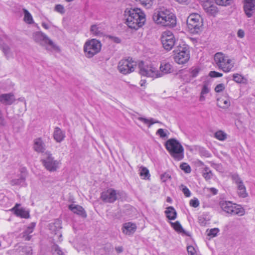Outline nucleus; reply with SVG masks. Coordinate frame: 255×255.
Returning a JSON list of instances; mask_svg holds the SVG:
<instances>
[{
	"instance_id": "nucleus-1",
	"label": "nucleus",
	"mask_w": 255,
	"mask_h": 255,
	"mask_svg": "<svg viewBox=\"0 0 255 255\" xmlns=\"http://www.w3.org/2000/svg\"><path fill=\"white\" fill-rule=\"evenodd\" d=\"M124 15L127 24L131 29L137 30L145 23V15L139 8H127Z\"/></svg>"
},
{
	"instance_id": "nucleus-2",
	"label": "nucleus",
	"mask_w": 255,
	"mask_h": 255,
	"mask_svg": "<svg viewBox=\"0 0 255 255\" xmlns=\"http://www.w3.org/2000/svg\"><path fill=\"white\" fill-rule=\"evenodd\" d=\"M152 19L157 24L164 26L173 27L176 24L175 16L167 9L155 11L152 15Z\"/></svg>"
},
{
	"instance_id": "nucleus-3",
	"label": "nucleus",
	"mask_w": 255,
	"mask_h": 255,
	"mask_svg": "<svg viewBox=\"0 0 255 255\" xmlns=\"http://www.w3.org/2000/svg\"><path fill=\"white\" fill-rule=\"evenodd\" d=\"M165 147L170 155L176 160L179 161L184 158V148L175 138L168 139L165 144Z\"/></svg>"
},
{
	"instance_id": "nucleus-4",
	"label": "nucleus",
	"mask_w": 255,
	"mask_h": 255,
	"mask_svg": "<svg viewBox=\"0 0 255 255\" xmlns=\"http://www.w3.org/2000/svg\"><path fill=\"white\" fill-rule=\"evenodd\" d=\"M173 59L179 64H184L190 58V51L187 45L182 43L179 44L173 51Z\"/></svg>"
},
{
	"instance_id": "nucleus-5",
	"label": "nucleus",
	"mask_w": 255,
	"mask_h": 255,
	"mask_svg": "<svg viewBox=\"0 0 255 255\" xmlns=\"http://www.w3.org/2000/svg\"><path fill=\"white\" fill-rule=\"evenodd\" d=\"M187 25L189 31L192 34L201 31L203 22L200 15L197 13L190 14L187 19Z\"/></svg>"
},
{
	"instance_id": "nucleus-6",
	"label": "nucleus",
	"mask_w": 255,
	"mask_h": 255,
	"mask_svg": "<svg viewBox=\"0 0 255 255\" xmlns=\"http://www.w3.org/2000/svg\"><path fill=\"white\" fill-rule=\"evenodd\" d=\"M215 63L219 69L224 72H229L234 67L232 60L222 52L216 53L214 57Z\"/></svg>"
},
{
	"instance_id": "nucleus-7",
	"label": "nucleus",
	"mask_w": 255,
	"mask_h": 255,
	"mask_svg": "<svg viewBox=\"0 0 255 255\" xmlns=\"http://www.w3.org/2000/svg\"><path fill=\"white\" fill-rule=\"evenodd\" d=\"M220 206L223 211L231 215L243 216L245 211L244 209L240 205L234 204L232 202L222 201L220 202Z\"/></svg>"
},
{
	"instance_id": "nucleus-8",
	"label": "nucleus",
	"mask_w": 255,
	"mask_h": 255,
	"mask_svg": "<svg viewBox=\"0 0 255 255\" xmlns=\"http://www.w3.org/2000/svg\"><path fill=\"white\" fill-rule=\"evenodd\" d=\"M138 67L139 73L142 76L153 78L161 77V74H159L157 68L152 64H145L141 61L138 64Z\"/></svg>"
},
{
	"instance_id": "nucleus-9",
	"label": "nucleus",
	"mask_w": 255,
	"mask_h": 255,
	"mask_svg": "<svg viewBox=\"0 0 255 255\" xmlns=\"http://www.w3.org/2000/svg\"><path fill=\"white\" fill-rule=\"evenodd\" d=\"M101 46L100 41L95 39L87 41L84 47L86 56L88 58L93 57L100 51Z\"/></svg>"
},
{
	"instance_id": "nucleus-10",
	"label": "nucleus",
	"mask_w": 255,
	"mask_h": 255,
	"mask_svg": "<svg viewBox=\"0 0 255 255\" xmlns=\"http://www.w3.org/2000/svg\"><path fill=\"white\" fill-rule=\"evenodd\" d=\"M41 161L45 168L50 172L56 171L60 164L59 161L54 159L50 152H45V157Z\"/></svg>"
},
{
	"instance_id": "nucleus-11",
	"label": "nucleus",
	"mask_w": 255,
	"mask_h": 255,
	"mask_svg": "<svg viewBox=\"0 0 255 255\" xmlns=\"http://www.w3.org/2000/svg\"><path fill=\"white\" fill-rule=\"evenodd\" d=\"M121 195V192L120 191L109 188L101 193V199L105 203H113L118 200Z\"/></svg>"
},
{
	"instance_id": "nucleus-12",
	"label": "nucleus",
	"mask_w": 255,
	"mask_h": 255,
	"mask_svg": "<svg viewBox=\"0 0 255 255\" xmlns=\"http://www.w3.org/2000/svg\"><path fill=\"white\" fill-rule=\"evenodd\" d=\"M136 66V62L132 60L131 58L121 60L118 64V69L120 73L128 74L134 71Z\"/></svg>"
},
{
	"instance_id": "nucleus-13",
	"label": "nucleus",
	"mask_w": 255,
	"mask_h": 255,
	"mask_svg": "<svg viewBox=\"0 0 255 255\" xmlns=\"http://www.w3.org/2000/svg\"><path fill=\"white\" fill-rule=\"evenodd\" d=\"M161 41L164 48L168 51L171 50L176 44V39L170 31H166L163 33Z\"/></svg>"
},
{
	"instance_id": "nucleus-14",
	"label": "nucleus",
	"mask_w": 255,
	"mask_h": 255,
	"mask_svg": "<svg viewBox=\"0 0 255 255\" xmlns=\"http://www.w3.org/2000/svg\"><path fill=\"white\" fill-rule=\"evenodd\" d=\"M33 39L35 42L41 45L49 44L54 49H56L57 48V47L54 44L53 41L42 32L37 31L33 33Z\"/></svg>"
},
{
	"instance_id": "nucleus-15",
	"label": "nucleus",
	"mask_w": 255,
	"mask_h": 255,
	"mask_svg": "<svg viewBox=\"0 0 255 255\" xmlns=\"http://www.w3.org/2000/svg\"><path fill=\"white\" fill-rule=\"evenodd\" d=\"M202 5L205 11L209 14L215 15L218 11L216 3L210 0L204 1Z\"/></svg>"
},
{
	"instance_id": "nucleus-16",
	"label": "nucleus",
	"mask_w": 255,
	"mask_h": 255,
	"mask_svg": "<svg viewBox=\"0 0 255 255\" xmlns=\"http://www.w3.org/2000/svg\"><path fill=\"white\" fill-rule=\"evenodd\" d=\"M136 228V225L134 223L131 222L125 223L123 224L122 231L125 235H131L135 233Z\"/></svg>"
},
{
	"instance_id": "nucleus-17",
	"label": "nucleus",
	"mask_w": 255,
	"mask_h": 255,
	"mask_svg": "<svg viewBox=\"0 0 255 255\" xmlns=\"http://www.w3.org/2000/svg\"><path fill=\"white\" fill-rule=\"evenodd\" d=\"M244 8L247 16L251 17L253 15V11L255 9V0H246Z\"/></svg>"
},
{
	"instance_id": "nucleus-18",
	"label": "nucleus",
	"mask_w": 255,
	"mask_h": 255,
	"mask_svg": "<svg viewBox=\"0 0 255 255\" xmlns=\"http://www.w3.org/2000/svg\"><path fill=\"white\" fill-rule=\"evenodd\" d=\"M15 100L14 95L11 93L0 95V102L5 105H11Z\"/></svg>"
},
{
	"instance_id": "nucleus-19",
	"label": "nucleus",
	"mask_w": 255,
	"mask_h": 255,
	"mask_svg": "<svg viewBox=\"0 0 255 255\" xmlns=\"http://www.w3.org/2000/svg\"><path fill=\"white\" fill-rule=\"evenodd\" d=\"M33 148L35 151L43 153L46 150V145L41 138L39 137L34 139Z\"/></svg>"
},
{
	"instance_id": "nucleus-20",
	"label": "nucleus",
	"mask_w": 255,
	"mask_h": 255,
	"mask_svg": "<svg viewBox=\"0 0 255 255\" xmlns=\"http://www.w3.org/2000/svg\"><path fill=\"white\" fill-rule=\"evenodd\" d=\"M20 206V204H16L11 210L14 212L17 216L25 219L28 218L29 217V212L23 208H19V207Z\"/></svg>"
},
{
	"instance_id": "nucleus-21",
	"label": "nucleus",
	"mask_w": 255,
	"mask_h": 255,
	"mask_svg": "<svg viewBox=\"0 0 255 255\" xmlns=\"http://www.w3.org/2000/svg\"><path fill=\"white\" fill-rule=\"evenodd\" d=\"M69 209L74 214H76L83 218H86L87 214L84 208L78 205L71 204L69 206Z\"/></svg>"
},
{
	"instance_id": "nucleus-22",
	"label": "nucleus",
	"mask_w": 255,
	"mask_h": 255,
	"mask_svg": "<svg viewBox=\"0 0 255 255\" xmlns=\"http://www.w3.org/2000/svg\"><path fill=\"white\" fill-rule=\"evenodd\" d=\"M35 224L32 223L30 226H28L27 229L21 233V238L24 239V241H30L31 238V236L30 235L33 231V229L35 227Z\"/></svg>"
},
{
	"instance_id": "nucleus-23",
	"label": "nucleus",
	"mask_w": 255,
	"mask_h": 255,
	"mask_svg": "<svg viewBox=\"0 0 255 255\" xmlns=\"http://www.w3.org/2000/svg\"><path fill=\"white\" fill-rule=\"evenodd\" d=\"M172 71V66L169 63H162L160 66L159 74H161V77L164 74L170 73Z\"/></svg>"
},
{
	"instance_id": "nucleus-24",
	"label": "nucleus",
	"mask_w": 255,
	"mask_h": 255,
	"mask_svg": "<svg viewBox=\"0 0 255 255\" xmlns=\"http://www.w3.org/2000/svg\"><path fill=\"white\" fill-rule=\"evenodd\" d=\"M53 137L57 142H61L65 137V133L59 128L56 127L53 133Z\"/></svg>"
},
{
	"instance_id": "nucleus-25",
	"label": "nucleus",
	"mask_w": 255,
	"mask_h": 255,
	"mask_svg": "<svg viewBox=\"0 0 255 255\" xmlns=\"http://www.w3.org/2000/svg\"><path fill=\"white\" fill-rule=\"evenodd\" d=\"M165 214L166 217L170 220H174L177 217V212L172 206H169L166 208Z\"/></svg>"
},
{
	"instance_id": "nucleus-26",
	"label": "nucleus",
	"mask_w": 255,
	"mask_h": 255,
	"mask_svg": "<svg viewBox=\"0 0 255 255\" xmlns=\"http://www.w3.org/2000/svg\"><path fill=\"white\" fill-rule=\"evenodd\" d=\"M113 247L110 244H106L104 247L97 252V255H108L112 251Z\"/></svg>"
},
{
	"instance_id": "nucleus-27",
	"label": "nucleus",
	"mask_w": 255,
	"mask_h": 255,
	"mask_svg": "<svg viewBox=\"0 0 255 255\" xmlns=\"http://www.w3.org/2000/svg\"><path fill=\"white\" fill-rule=\"evenodd\" d=\"M10 184L12 186L14 185H21L22 186H25V176L23 174L18 179H14L10 181Z\"/></svg>"
},
{
	"instance_id": "nucleus-28",
	"label": "nucleus",
	"mask_w": 255,
	"mask_h": 255,
	"mask_svg": "<svg viewBox=\"0 0 255 255\" xmlns=\"http://www.w3.org/2000/svg\"><path fill=\"white\" fill-rule=\"evenodd\" d=\"M24 13V21L28 24H32L34 23V21L31 14L25 8L22 9Z\"/></svg>"
},
{
	"instance_id": "nucleus-29",
	"label": "nucleus",
	"mask_w": 255,
	"mask_h": 255,
	"mask_svg": "<svg viewBox=\"0 0 255 255\" xmlns=\"http://www.w3.org/2000/svg\"><path fill=\"white\" fill-rule=\"evenodd\" d=\"M172 227L178 233L186 234L185 230L182 227L179 221H176L175 223L170 222Z\"/></svg>"
},
{
	"instance_id": "nucleus-30",
	"label": "nucleus",
	"mask_w": 255,
	"mask_h": 255,
	"mask_svg": "<svg viewBox=\"0 0 255 255\" xmlns=\"http://www.w3.org/2000/svg\"><path fill=\"white\" fill-rule=\"evenodd\" d=\"M210 89L209 87L208 84L206 82L204 83L203 86V88L201 92V95L200 97V101H203L205 100L204 95H206L209 93Z\"/></svg>"
},
{
	"instance_id": "nucleus-31",
	"label": "nucleus",
	"mask_w": 255,
	"mask_h": 255,
	"mask_svg": "<svg viewBox=\"0 0 255 255\" xmlns=\"http://www.w3.org/2000/svg\"><path fill=\"white\" fill-rule=\"evenodd\" d=\"M138 120L144 123L145 124H149L148 127L149 128L151 125L155 123H161L159 121L155 120L152 118L147 119L142 117L138 118Z\"/></svg>"
},
{
	"instance_id": "nucleus-32",
	"label": "nucleus",
	"mask_w": 255,
	"mask_h": 255,
	"mask_svg": "<svg viewBox=\"0 0 255 255\" xmlns=\"http://www.w3.org/2000/svg\"><path fill=\"white\" fill-rule=\"evenodd\" d=\"M218 106L222 108H227L230 106V102L228 99H218Z\"/></svg>"
},
{
	"instance_id": "nucleus-33",
	"label": "nucleus",
	"mask_w": 255,
	"mask_h": 255,
	"mask_svg": "<svg viewBox=\"0 0 255 255\" xmlns=\"http://www.w3.org/2000/svg\"><path fill=\"white\" fill-rule=\"evenodd\" d=\"M215 138L219 140L224 141L227 138V134L222 130H218L214 134Z\"/></svg>"
},
{
	"instance_id": "nucleus-34",
	"label": "nucleus",
	"mask_w": 255,
	"mask_h": 255,
	"mask_svg": "<svg viewBox=\"0 0 255 255\" xmlns=\"http://www.w3.org/2000/svg\"><path fill=\"white\" fill-rule=\"evenodd\" d=\"M91 31L93 34L96 36H102L103 32L100 29L97 25L94 24L91 26Z\"/></svg>"
},
{
	"instance_id": "nucleus-35",
	"label": "nucleus",
	"mask_w": 255,
	"mask_h": 255,
	"mask_svg": "<svg viewBox=\"0 0 255 255\" xmlns=\"http://www.w3.org/2000/svg\"><path fill=\"white\" fill-rule=\"evenodd\" d=\"M52 251L53 255H64L63 252L57 245L54 244L52 246Z\"/></svg>"
},
{
	"instance_id": "nucleus-36",
	"label": "nucleus",
	"mask_w": 255,
	"mask_h": 255,
	"mask_svg": "<svg viewBox=\"0 0 255 255\" xmlns=\"http://www.w3.org/2000/svg\"><path fill=\"white\" fill-rule=\"evenodd\" d=\"M201 69L198 67H193L190 69V77L192 78H195L199 73Z\"/></svg>"
},
{
	"instance_id": "nucleus-37",
	"label": "nucleus",
	"mask_w": 255,
	"mask_h": 255,
	"mask_svg": "<svg viewBox=\"0 0 255 255\" xmlns=\"http://www.w3.org/2000/svg\"><path fill=\"white\" fill-rule=\"evenodd\" d=\"M204 172L203 173V176L206 180H209L211 178L213 174L212 171L210 170L208 167H205L204 169Z\"/></svg>"
},
{
	"instance_id": "nucleus-38",
	"label": "nucleus",
	"mask_w": 255,
	"mask_h": 255,
	"mask_svg": "<svg viewBox=\"0 0 255 255\" xmlns=\"http://www.w3.org/2000/svg\"><path fill=\"white\" fill-rule=\"evenodd\" d=\"M180 168L185 173H189L191 171V169L189 164L183 162L180 165Z\"/></svg>"
},
{
	"instance_id": "nucleus-39",
	"label": "nucleus",
	"mask_w": 255,
	"mask_h": 255,
	"mask_svg": "<svg viewBox=\"0 0 255 255\" xmlns=\"http://www.w3.org/2000/svg\"><path fill=\"white\" fill-rule=\"evenodd\" d=\"M137 2L147 8L150 7L153 4V0H137Z\"/></svg>"
},
{
	"instance_id": "nucleus-40",
	"label": "nucleus",
	"mask_w": 255,
	"mask_h": 255,
	"mask_svg": "<svg viewBox=\"0 0 255 255\" xmlns=\"http://www.w3.org/2000/svg\"><path fill=\"white\" fill-rule=\"evenodd\" d=\"M2 51H3V53L4 54V55L7 59L11 55L10 49L8 45L5 44L3 45L2 46Z\"/></svg>"
},
{
	"instance_id": "nucleus-41",
	"label": "nucleus",
	"mask_w": 255,
	"mask_h": 255,
	"mask_svg": "<svg viewBox=\"0 0 255 255\" xmlns=\"http://www.w3.org/2000/svg\"><path fill=\"white\" fill-rule=\"evenodd\" d=\"M233 80L238 83H241L243 82L244 77L242 75L239 74H235L233 75Z\"/></svg>"
},
{
	"instance_id": "nucleus-42",
	"label": "nucleus",
	"mask_w": 255,
	"mask_h": 255,
	"mask_svg": "<svg viewBox=\"0 0 255 255\" xmlns=\"http://www.w3.org/2000/svg\"><path fill=\"white\" fill-rule=\"evenodd\" d=\"M232 0H215L216 4L226 6L229 4Z\"/></svg>"
},
{
	"instance_id": "nucleus-43",
	"label": "nucleus",
	"mask_w": 255,
	"mask_h": 255,
	"mask_svg": "<svg viewBox=\"0 0 255 255\" xmlns=\"http://www.w3.org/2000/svg\"><path fill=\"white\" fill-rule=\"evenodd\" d=\"M140 175L145 178L149 176V171L146 167H141L140 171Z\"/></svg>"
},
{
	"instance_id": "nucleus-44",
	"label": "nucleus",
	"mask_w": 255,
	"mask_h": 255,
	"mask_svg": "<svg viewBox=\"0 0 255 255\" xmlns=\"http://www.w3.org/2000/svg\"><path fill=\"white\" fill-rule=\"evenodd\" d=\"M219 232V229L218 228L211 229L208 233V236L211 237H216Z\"/></svg>"
},
{
	"instance_id": "nucleus-45",
	"label": "nucleus",
	"mask_w": 255,
	"mask_h": 255,
	"mask_svg": "<svg viewBox=\"0 0 255 255\" xmlns=\"http://www.w3.org/2000/svg\"><path fill=\"white\" fill-rule=\"evenodd\" d=\"M225 88V85L223 83L218 84L215 88V91L217 93L222 92Z\"/></svg>"
},
{
	"instance_id": "nucleus-46",
	"label": "nucleus",
	"mask_w": 255,
	"mask_h": 255,
	"mask_svg": "<svg viewBox=\"0 0 255 255\" xmlns=\"http://www.w3.org/2000/svg\"><path fill=\"white\" fill-rule=\"evenodd\" d=\"M189 203L190 205L194 208H197L199 205V201L197 198L191 199Z\"/></svg>"
},
{
	"instance_id": "nucleus-47",
	"label": "nucleus",
	"mask_w": 255,
	"mask_h": 255,
	"mask_svg": "<svg viewBox=\"0 0 255 255\" xmlns=\"http://www.w3.org/2000/svg\"><path fill=\"white\" fill-rule=\"evenodd\" d=\"M182 187V191L186 197H189L191 195V192L189 189L185 186L181 185Z\"/></svg>"
},
{
	"instance_id": "nucleus-48",
	"label": "nucleus",
	"mask_w": 255,
	"mask_h": 255,
	"mask_svg": "<svg viewBox=\"0 0 255 255\" xmlns=\"http://www.w3.org/2000/svg\"><path fill=\"white\" fill-rule=\"evenodd\" d=\"M238 195L242 198H245L248 196V193L246 192V188L240 189L238 191Z\"/></svg>"
},
{
	"instance_id": "nucleus-49",
	"label": "nucleus",
	"mask_w": 255,
	"mask_h": 255,
	"mask_svg": "<svg viewBox=\"0 0 255 255\" xmlns=\"http://www.w3.org/2000/svg\"><path fill=\"white\" fill-rule=\"evenodd\" d=\"M209 76L213 78L221 77L223 76V74L215 71H212L209 73Z\"/></svg>"
},
{
	"instance_id": "nucleus-50",
	"label": "nucleus",
	"mask_w": 255,
	"mask_h": 255,
	"mask_svg": "<svg viewBox=\"0 0 255 255\" xmlns=\"http://www.w3.org/2000/svg\"><path fill=\"white\" fill-rule=\"evenodd\" d=\"M156 134H158L161 138H164L167 136V134L164 132L162 128H159L157 130Z\"/></svg>"
},
{
	"instance_id": "nucleus-51",
	"label": "nucleus",
	"mask_w": 255,
	"mask_h": 255,
	"mask_svg": "<svg viewBox=\"0 0 255 255\" xmlns=\"http://www.w3.org/2000/svg\"><path fill=\"white\" fill-rule=\"evenodd\" d=\"M55 10L60 13H64L65 12L64 7L61 4H57L55 6Z\"/></svg>"
},
{
	"instance_id": "nucleus-52",
	"label": "nucleus",
	"mask_w": 255,
	"mask_h": 255,
	"mask_svg": "<svg viewBox=\"0 0 255 255\" xmlns=\"http://www.w3.org/2000/svg\"><path fill=\"white\" fill-rule=\"evenodd\" d=\"M160 178L163 182H165L168 179L171 178V176L168 173L165 172L161 175Z\"/></svg>"
},
{
	"instance_id": "nucleus-53",
	"label": "nucleus",
	"mask_w": 255,
	"mask_h": 255,
	"mask_svg": "<svg viewBox=\"0 0 255 255\" xmlns=\"http://www.w3.org/2000/svg\"><path fill=\"white\" fill-rule=\"evenodd\" d=\"M187 249L189 255H196L195 250L193 246H188Z\"/></svg>"
},
{
	"instance_id": "nucleus-54",
	"label": "nucleus",
	"mask_w": 255,
	"mask_h": 255,
	"mask_svg": "<svg viewBox=\"0 0 255 255\" xmlns=\"http://www.w3.org/2000/svg\"><path fill=\"white\" fill-rule=\"evenodd\" d=\"M232 179L235 182V183L237 184L239 183L242 182V180L240 178L238 174H234L232 176Z\"/></svg>"
},
{
	"instance_id": "nucleus-55",
	"label": "nucleus",
	"mask_w": 255,
	"mask_h": 255,
	"mask_svg": "<svg viewBox=\"0 0 255 255\" xmlns=\"http://www.w3.org/2000/svg\"><path fill=\"white\" fill-rule=\"evenodd\" d=\"M5 125V120L3 117L2 112H1V110H0V125L3 126Z\"/></svg>"
},
{
	"instance_id": "nucleus-56",
	"label": "nucleus",
	"mask_w": 255,
	"mask_h": 255,
	"mask_svg": "<svg viewBox=\"0 0 255 255\" xmlns=\"http://www.w3.org/2000/svg\"><path fill=\"white\" fill-rule=\"evenodd\" d=\"M238 36L241 38H242L245 36L244 31L242 29H239L237 32Z\"/></svg>"
},
{
	"instance_id": "nucleus-57",
	"label": "nucleus",
	"mask_w": 255,
	"mask_h": 255,
	"mask_svg": "<svg viewBox=\"0 0 255 255\" xmlns=\"http://www.w3.org/2000/svg\"><path fill=\"white\" fill-rule=\"evenodd\" d=\"M179 3L182 4H187L189 3V0H174Z\"/></svg>"
},
{
	"instance_id": "nucleus-58",
	"label": "nucleus",
	"mask_w": 255,
	"mask_h": 255,
	"mask_svg": "<svg viewBox=\"0 0 255 255\" xmlns=\"http://www.w3.org/2000/svg\"><path fill=\"white\" fill-rule=\"evenodd\" d=\"M237 187H238V190H239L240 189H244L246 188L243 181L239 183V184H237Z\"/></svg>"
},
{
	"instance_id": "nucleus-59",
	"label": "nucleus",
	"mask_w": 255,
	"mask_h": 255,
	"mask_svg": "<svg viewBox=\"0 0 255 255\" xmlns=\"http://www.w3.org/2000/svg\"><path fill=\"white\" fill-rule=\"evenodd\" d=\"M116 250L118 253H122L123 251L122 247H118L116 248Z\"/></svg>"
},
{
	"instance_id": "nucleus-60",
	"label": "nucleus",
	"mask_w": 255,
	"mask_h": 255,
	"mask_svg": "<svg viewBox=\"0 0 255 255\" xmlns=\"http://www.w3.org/2000/svg\"><path fill=\"white\" fill-rule=\"evenodd\" d=\"M27 249L28 250L26 252V254H27V255H31L32 254V249L31 247L28 248Z\"/></svg>"
},
{
	"instance_id": "nucleus-61",
	"label": "nucleus",
	"mask_w": 255,
	"mask_h": 255,
	"mask_svg": "<svg viewBox=\"0 0 255 255\" xmlns=\"http://www.w3.org/2000/svg\"><path fill=\"white\" fill-rule=\"evenodd\" d=\"M42 26L44 28H45V29H48V28H49V26H48V25H47L46 23H44V22H43V23H42Z\"/></svg>"
},
{
	"instance_id": "nucleus-62",
	"label": "nucleus",
	"mask_w": 255,
	"mask_h": 255,
	"mask_svg": "<svg viewBox=\"0 0 255 255\" xmlns=\"http://www.w3.org/2000/svg\"><path fill=\"white\" fill-rule=\"evenodd\" d=\"M211 191L213 192V194H214V195H215V194H217V190L215 188H212L211 189Z\"/></svg>"
},
{
	"instance_id": "nucleus-63",
	"label": "nucleus",
	"mask_w": 255,
	"mask_h": 255,
	"mask_svg": "<svg viewBox=\"0 0 255 255\" xmlns=\"http://www.w3.org/2000/svg\"><path fill=\"white\" fill-rule=\"evenodd\" d=\"M205 155L206 156V157H210L211 156V154L209 153V152H206L205 154Z\"/></svg>"
},
{
	"instance_id": "nucleus-64",
	"label": "nucleus",
	"mask_w": 255,
	"mask_h": 255,
	"mask_svg": "<svg viewBox=\"0 0 255 255\" xmlns=\"http://www.w3.org/2000/svg\"><path fill=\"white\" fill-rule=\"evenodd\" d=\"M166 201L168 202H171L172 200H171V199L170 197H167Z\"/></svg>"
}]
</instances>
